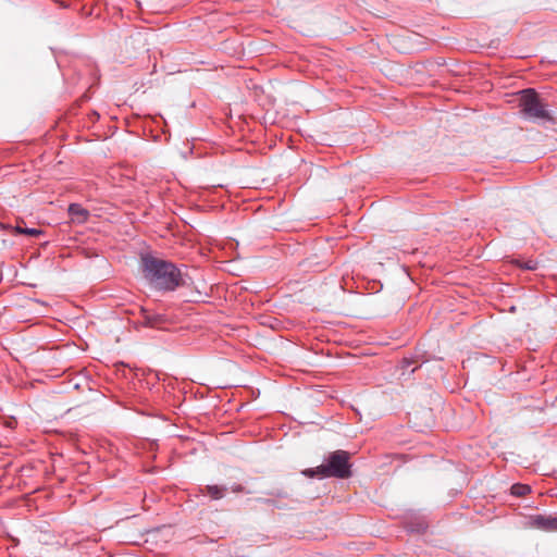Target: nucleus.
Returning <instances> with one entry per match:
<instances>
[{"label": "nucleus", "instance_id": "f3484780", "mask_svg": "<svg viewBox=\"0 0 557 557\" xmlns=\"http://www.w3.org/2000/svg\"><path fill=\"white\" fill-rule=\"evenodd\" d=\"M148 312H149V309H146V308H140V315H141V320H140V324L148 327Z\"/></svg>", "mask_w": 557, "mask_h": 557}, {"label": "nucleus", "instance_id": "6ab92c4d", "mask_svg": "<svg viewBox=\"0 0 557 557\" xmlns=\"http://www.w3.org/2000/svg\"><path fill=\"white\" fill-rule=\"evenodd\" d=\"M510 311H511V312H515V311H516V307H515V306H512V307L510 308Z\"/></svg>", "mask_w": 557, "mask_h": 557}, {"label": "nucleus", "instance_id": "ddd939ff", "mask_svg": "<svg viewBox=\"0 0 557 557\" xmlns=\"http://www.w3.org/2000/svg\"><path fill=\"white\" fill-rule=\"evenodd\" d=\"M510 262H511V264H513L517 268H520L522 270H529V271H535L539 269V265H540L539 261L532 260V259L528 260V261H522L518 258H512Z\"/></svg>", "mask_w": 557, "mask_h": 557}, {"label": "nucleus", "instance_id": "a211bd4d", "mask_svg": "<svg viewBox=\"0 0 557 557\" xmlns=\"http://www.w3.org/2000/svg\"><path fill=\"white\" fill-rule=\"evenodd\" d=\"M258 293V286L246 278V293Z\"/></svg>", "mask_w": 557, "mask_h": 557}, {"label": "nucleus", "instance_id": "9d476101", "mask_svg": "<svg viewBox=\"0 0 557 557\" xmlns=\"http://www.w3.org/2000/svg\"><path fill=\"white\" fill-rule=\"evenodd\" d=\"M249 82L251 83V85H249L246 82V100L249 98V99L257 101L259 104H261L262 96L264 92L262 87L259 86L258 84L253 83L252 78H249Z\"/></svg>", "mask_w": 557, "mask_h": 557}, {"label": "nucleus", "instance_id": "7ed1b4c3", "mask_svg": "<svg viewBox=\"0 0 557 557\" xmlns=\"http://www.w3.org/2000/svg\"><path fill=\"white\" fill-rule=\"evenodd\" d=\"M518 107L522 119L532 123H554L557 119V110L548 109V104L534 88L519 91Z\"/></svg>", "mask_w": 557, "mask_h": 557}, {"label": "nucleus", "instance_id": "f257e3e1", "mask_svg": "<svg viewBox=\"0 0 557 557\" xmlns=\"http://www.w3.org/2000/svg\"><path fill=\"white\" fill-rule=\"evenodd\" d=\"M139 267L143 278L153 290L174 292L185 285L184 274L172 261L147 252L140 256Z\"/></svg>", "mask_w": 557, "mask_h": 557}, {"label": "nucleus", "instance_id": "1a4fd4ad", "mask_svg": "<svg viewBox=\"0 0 557 557\" xmlns=\"http://www.w3.org/2000/svg\"><path fill=\"white\" fill-rule=\"evenodd\" d=\"M2 227L11 231L14 235H27L30 237H37L44 233L40 228L22 226L20 223L16 225H2Z\"/></svg>", "mask_w": 557, "mask_h": 557}, {"label": "nucleus", "instance_id": "2eb2a0df", "mask_svg": "<svg viewBox=\"0 0 557 557\" xmlns=\"http://www.w3.org/2000/svg\"><path fill=\"white\" fill-rule=\"evenodd\" d=\"M260 395L259 388H255L253 386H249L246 384V406L248 405V398L257 399Z\"/></svg>", "mask_w": 557, "mask_h": 557}, {"label": "nucleus", "instance_id": "20e7f679", "mask_svg": "<svg viewBox=\"0 0 557 557\" xmlns=\"http://www.w3.org/2000/svg\"><path fill=\"white\" fill-rule=\"evenodd\" d=\"M525 527L545 532L557 531V516L531 515L528 517Z\"/></svg>", "mask_w": 557, "mask_h": 557}, {"label": "nucleus", "instance_id": "39448f33", "mask_svg": "<svg viewBox=\"0 0 557 557\" xmlns=\"http://www.w3.org/2000/svg\"><path fill=\"white\" fill-rule=\"evenodd\" d=\"M271 497L264 499V503L277 509L292 508L289 503H294V499H289V494L284 490H273L268 493Z\"/></svg>", "mask_w": 557, "mask_h": 557}, {"label": "nucleus", "instance_id": "f8f14e48", "mask_svg": "<svg viewBox=\"0 0 557 557\" xmlns=\"http://www.w3.org/2000/svg\"><path fill=\"white\" fill-rule=\"evenodd\" d=\"M428 528H429L428 523L422 520L409 521L406 524L407 532L412 533V534H419V535L424 534L426 532Z\"/></svg>", "mask_w": 557, "mask_h": 557}, {"label": "nucleus", "instance_id": "423d86ee", "mask_svg": "<svg viewBox=\"0 0 557 557\" xmlns=\"http://www.w3.org/2000/svg\"><path fill=\"white\" fill-rule=\"evenodd\" d=\"M425 361L419 356L404 357L398 363V369L401 371L400 376L410 377Z\"/></svg>", "mask_w": 557, "mask_h": 557}, {"label": "nucleus", "instance_id": "6e6552de", "mask_svg": "<svg viewBox=\"0 0 557 557\" xmlns=\"http://www.w3.org/2000/svg\"><path fill=\"white\" fill-rule=\"evenodd\" d=\"M67 212L71 220L78 224L85 223L89 218V211L79 203H71Z\"/></svg>", "mask_w": 557, "mask_h": 557}, {"label": "nucleus", "instance_id": "4468645a", "mask_svg": "<svg viewBox=\"0 0 557 557\" xmlns=\"http://www.w3.org/2000/svg\"><path fill=\"white\" fill-rule=\"evenodd\" d=\"M532 488L529 484L513 483L510 486V494L515 497H522L531 493Z\"/></svg>", "mask_w": 557, "mask_h": 557}, {"label": "nucleus", "instance_id": "9b49d317", "mask_svg": "<svg viewBox=\"0 0 557 557\" xmlns=\"http://www.w3.org/2000/svg\"><path fill=\"white\" fill-rule=\"evenodd\" d=\"M148 327L152 329H161L164 324L169 322V318L164 313H159L149 310L148 312Z\"/></svg>", "mask_w": 557, "mask_h": 557}, {"label": "nucleus", "instance_id": "f03ea898", "mask_svg": "<svg viewBox=\"0 0 557 557\" xmlns=\"http://www.w3.org/2000/svg\"><path fill=\"white\" fill-rule=\"evenodd\" d=\"M301 473L307 478L318 480L349 479L352 476L351 454L344 449L333 450L324 456L320 466L307 468Z\"/></svg>", "mask_w": 557, "mask_h": 557}, {"label": "nucleus", "instance_id": "412c9836", "mask_svg": "<svg viewBox=\"0 0 557 557\" xmlns=\"http://www.w3.org/2000/svg\"><path fill=\"white\" fill-rule=\"evenodd\" d=\"M248 7V4L246 3V8ZM248 12V10L246 9V13Z\"/></svg>", "mask_w": 557, "mask_h": 557}, {"label": "nucleus", "instance_id": "0eeeda50", "mask_svg": "<svg viewBox=\"0 0 557 557\" xmlns=\"http://www.w3.org/2000/svg\"><path fill=\"white\" fill-rule=\"evenodd\" d=\"M228 491L238 493L242 491L240 484L228 485H207L203 493L210 496L211 499L218 500L223 498Z\"/></svg>", "mask_w": 557, "mask_h": 557}, {"label": "nucleus", "instance_id": "dca6fc26", "mask_svg": "<svg viewBox=\"0 0 557 557\" xmlns=\"http://www.w3.org/2000/svg\"><path fill=\"white\" fill-rule=\"evenodd\" d=\"M248 35L246 34V49L248 48L249 53H256L260 50L257 44L253 40H248Z\"/></svg>", "mask_w": 557, "mask_h": 557}, {"label": "nucleus", "instance_id": "aec40b11", "mask_svg": "<svg viewBox=\"0 0 557 557\" xmlns=\"http://www.w3.org/2000/svg\"><path fill=\"white\" fill-rule=\"evenodd\" d=\"M252 67H253V65H251V66H250V65H249V66H248V65H245V69H246V70H248V69H252Z\"/></svg>", "mask_w": 557, "mask_h": 557}]
</instances>
